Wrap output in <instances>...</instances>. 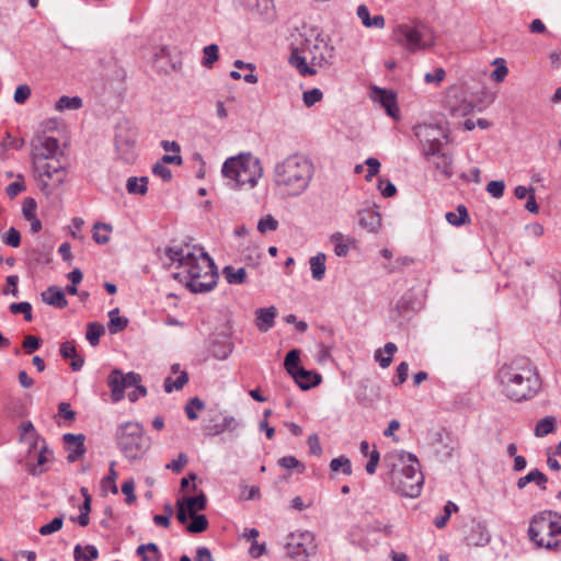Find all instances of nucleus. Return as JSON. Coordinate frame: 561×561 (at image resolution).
Listing matches in <instances>:
<instances>
[{
    "label": "nucleus",
    "mask_w": 561,
    "mask_h": 561,
    "mask_svg": "<svg viewBox=\"0 0 561 561\" xmlns=\"http://www.w3.org/2000/svg\"><path fill=\"white\" fill-rule=\"evenodd\" d=\"M322 98H323V93L318 88H313L311 90L305 91L302 94V101L307 107H311L317 102L321 101Z\"/></svg>",
    "instance_id": "de8ad7c7"
},
{
    "label": "nucleus",
    "mask_w": 561,
    "mask_h": 561,
    "mask_svg": "<svg viewBox=\"0 0 561 561\" xmlns=\"http://www.w3.org/2000/svg\"><path fill=\"white\" fill-rule=\"evenodd\" d=\"M137 136L136 128L128 121L124 119L116 125L114 146L119 160L126 163H133L136 160Z\"/></svg>",
    "instance_id": "1a4fd4ad"
},
{
    "label": "nucleus",
    "mask_w": 561,
    "mask_h": 561,
    "mask_svg": "<svg viewBox=\"0 0 561 561\" xmlns=\"http://www.w3.org/2000/svg\"><path fill=\"white\" fill-rule=\"evenodd\" d=\"M165 267L178 263L182 272L173 276L184 282L192 293L210 291L217 284L218 273L211 257L198 245H172L164 250Z\"/></svg>",
    "instance_id": "f257e3e1"
},
{
    "label": "nucleus",
    "mask_w": 561,
    "mask_h": 561,
    "mask_svg": "<svg viewBox=\"0 0 561 561\" xmlns=\"http://www.w3.org/2000/svg\"><path fill=\"white\" fill-rule=\"evenodd\" d=\"M529 540L546 550H558L561 547V514L554 511H542L529 520Z\"/></svg>",
    "instance_id": "20e7f679"
},
{
    "label": "nucleus",
    "mask_w": 561,
    "mask_h": 561,
    "mask_svg": "<svg viewBox=\"0 0 561 561\" xmlns=\"http://www.w3.org/2000/svg\"><path fill=\"white\" fill-rule=\"evenodd\" d=\"M204 408H205L204 401H202L197 397H194L188 400L184 410L187 415V419L191 421H194V420H197V417H198L197 412L204 410Z\"/></svg>",
    "instance_id": "a19ab883"
},
{
    "label": "nucleus",
    "mask_w": 561,
    "mask_h": 561,
    "mask_svg": "<svg viewBox=\"0 0 561 561\" xmlns=\"http://www.w3.org/2000/svg\"><path fill=\"white\" fill-rule=\"evenodd\" d=\"M126 190L133 195H145L148 191V178H129L126 183Z\"/></svg>",
    "instance_id": "2f4dec72"
},
{
    "label": "nucleus",
    "mask_w": 561,
    "mask_h": 561,
    "mask_svg": "<svg viewBox=\"0 0 561 561\" xmlns=\"http://www.w3.org/2000/svg\"><path fill=\"white\" fill-rule=\"evenodd\" d=\"M306 53H309L310 55L309 59L311 65H321L323 57L316 56L310 49L309 44L305 45L301 50L298 48L294 49L289 60L290 64L298 69L300 75L311 76L316 73V69L311 66H308V56L305 55Z\"/></svg>",
    "instance_id": "2eb2a0df"
},
{
    "label": "nucleus",
    "mask_w": 561,
    "mask_h": 561,
    "mask_svg": "<svg viewBox=\"0 0 561 561\" xmlns=\"http://www.w3.org/2000/svg\"><path fill=\"white\" fill-rule=\"evenodd\" d=\"M374 98L381 104L389 116L397 117L399 108L397 105L396 95L391 91L375 88Z\"/></svg>",
    "instance_id": "4be33fe9"
},
{
    "label": "nucleus",
    "mask_w": 561,
    "mask_h": 561,
    "mask_svg": "<svg viewBox=\"0 0 561 561\" xmlns=\"http://www.w3.org/2000/svg\"><path fill=\"white\" fill-rule=\"evenodd\" d=\"M116 440L121 451L129 460H138L150 447L144 427L137 422H125L117 427Z\"/></svg>",
    "instance_id": "0eeeda50"
},
{
    "label": "nucleus",
    "mask_w": 561,
    "mask_h": 561,
    "mask_svg": "<svg viewBox=\"0 0 561 561\" xmlns=\"http://www.w3.org/2000/svg\"><path fill=\"white\" fill-rule=\"evenodd\" d=\"M82 106V100L79 96L62 95L56 103L55 108L59 112L65 110H79Z\"/></svg>",
    "instance_id": "4c0bfd02"
},
{
    "label": "nucleus",
    "mask_w": 561,
    "mask_h": 561,
    "mask_svg": "<svg viewBox=\"0 0 561 561\" xmlns=\"http://www.w3.org/2000/svg\"><path fill=\"white\" fill-rule=\"evenodd\" d=\"M330 469L334 472L342 470L344 474H352V465L348 458L341 456L334 458L330 462Z\"/></svg>",
    "instance_id": "37998d69"
},
{
    "label": "nucleus",
    "mask_w": 561,
    "mask_h": 561,
    "mask_svg": "<svg viewBox=\"0 0 561 561\" xmlns=\"http://www.w3.org/2000/svg\"><path fill=\"white\" fill-rule=\"evenodd\" d=\"M499 378L505 394L515 401L533 398L540 388L537 369L527 357H517L503 365Z\"/></svg>",
    "instance_id": "7ed1b4c3"
},
{
    "label": "nucleus",
    "mask_w": 561,
    "mask_h": 561,
    "mask_svg": "<svg viewBox=\"0 0 561 561\" xmlns=\"http://www.w3.org/2000/svg\"><path fill=\"white\" fill-rule=\"evenodd\" d=\"M3 242L12 248H18L21 243V234L20 231L16 230L14 227H11L4 238Z\"/></svg>",
    "instance_id": "603ef678"
},
{
    "label": "nucleus",
    "mask_w": 561,
    "mask_h": 561,
    "mask_svg": "<svg viewBox=\"0 0 561 561\" xmlns=\"http://www.w3.org/2000/svg\"><path fill=\"white\" fill-rule=\"evenodd\" d=\"M435 168L444 175L445 179H449L453 175V158L451 156L442 152L439 150L436 156H430V159Z\"/></svg>",
    "instance_id": "393cba45"
},
{
    "label": "nucleus",
    "mask_w": 561,
    "mask_h": 561,
    "mask_svg": "<svg viewBox=\"0 0 561 561\" xmlns=\"http://www.w3.org/2000/svg\"><path fill=\"white\" fill-rule=\"evenodd\" d=\"M556 431V417L546 416L539 420L535 426L534 434L537 437H543L548 434H551Z\"/></svg>",
    "instance_id": "f704fd0d"
},
{
    "label": "nucleus",
    "mask_w": 561,
    "mask_h": 561,
    "mask_svg": "<svg viewBox=\"0 0 561 561\" xmlns=\"http://www.w3.org/2000/svg\"><path fill=\"white\" fill-rule=\"evenodd\" d=\"M58 414L69 422H72L76 419V412L71 410L68 402H60L58 404Z\"/></svg>",
    "instance_id": "774afa93"
},
{
    "label": "nucleus",
    "mask_w": 561,
    "mask_h": 561,
    "mask_svg": "<svg viewBox=\"0 0 561 561\" xmlns=\"http://www.w3.org/2000/svg\"><path fill=\"white\" fill-rule=\"evenodd\" d=\"M458 510V506L453 502H447V504L444 507V515L438 516L435 518L434 524L437 528L445 527L447 520L449 519L451 512H456Z\"/></svg>",
    "instance_id": "8fccbe9b"
},
{
    "label": "nucleus",
    "mask_w": 561,
    "mask_h": 561,
    "mask_svg": "<svg viewBox=\"0 0 561 561\" xmlns=\"http://www.w3.org/2000/svg\"><path fill=\"white\" fill-rule=\"evenodd\" d=\"M210 354L220 360L228 358L232 352V344L228 341H214L209 347Z\"/></svg>",
    "instance_id": "473e14b6"
},
{
    "label": "nucleus",
    "mask_w": 561,
    "mask_h": 561,
    "mask_svg": "<svg viewBox=\"0 0 561 561\" xmlns=\"http://www.w3.org/2000/svg\"><path fill=\"white\" fill-rule=\"evenodd\" d=\"M37 204L34 198L26 197L22 205V213L24 218L27 220L36 216Z\"/></svg>",
    "instance_id": "864d4df0"
},
{
    "label": "nucleus",
    "mask_w": 561,
    "mask_h": 561,
    "mask_svg": "<svg viewBox=\"0 0 561 561\" xmlns=\"http://www.w3.org/2000/svg\"><path fill=\"white\" fill-rule=\"evenodd\" d=\"M222 175L236 183L241 188L249 186L253 188L257 180L263 175V168L259 158L251 153H241L228 158L221 169Z\"/></svg>",
    "instance_id": "39448f33"
},
{
    "label": "nucleus",
    "mask_w": 561,
    "mask_h": 561,
    "mask_svg": "<svg viewBox=\"0 0 561 561\" xmlns=\"http://www.w3.org/2000/svg\"><path fill=\"white\" fill-rule=\"evenodd\" d=\"M152 172L165 182L170 181L172 178L171 170L161 162H158L153 165Z\"/></svg>",
    "instance_id": "338daca9"
},
{
    "label": "nucleus",
    "mask_w": 561,
    "mask_h": 561,
    "mask_svg": "<svg viewBox=\"0 0 561 561\" xmlns=\"http://www.w3.org/2000/svg\"><path fill=\"white\" fill-rule=\"evenodd\" d=\"M100 229H103L105 231H110L111 230V226L108 224H103V222H96L93 226V233H92L93 240L96 243H99V244H105V243L108 242L110 237H108L107 233H100Z\"/></svg>",
    "instance_id": "49530a36"
},
{
    "label": "nucleus",
    "mask_w": 561,
    "mask_h": 561,
    "mask_svg": "<svg viewBox=\"0 0 561 561\" xmlns=\"http://www.w3.org/2000/svg\"><path fill=\"white\" fill-rule=\"evenodd\" d=\"M41 297L45 304L56 308L62 309L68 306L64 291L57 286H49L41 294Z\"/></svg>",
    "instance_id": "b1692460"
},
{
    "label": "nucleus",
    "mask_w": 561,
    "mask_h": 561,
    "mask_svg": "<svg viewBox=\"0 0 561 561\" xmlns=\"http://www.w3.org/2000/svg\"><path fill=\"white\" fill-rule=\"evenodd\" d=\"M184 502V506L188 512V515L196 514L198 511H204L207 506V497L204 492H201L196 496L184 497L180 500Z\"/></svg>",
    "instance_id": "cd10ccee"
},
{
    "label": "nucleus",
    "mask_w": 561,
    "mask_h": 561,
    "mask_svg": "<svg viewBox=\"0 0 561 561\" xmlns=\"http://www.w3.org/2000/svg\"><path fill=\"white\" fill-rule=\"evenodd\" d=\"M358 224L368 232H377L381 227V216L375 208H366L358 211Z\"/></svg>",
    "instance_id": "6ab92c4d"
},
{
    "label": "nucleus",
    "mask_w": 561,
    "mask_h": 561,
    "mask_svg": "<svg viewBox=\"0 0 561 561\" xmlns=\"http://www.w3.org/2000/svg\"><path fill=\"white\" fill-rule=\"evenodd\" d=\"M301 390H309L321 382V376L318 373L306 370L300 367L290 375Z\"/></svg>",
    "instance_id": "aec40b11"
},
{
    "label": "nucleus",
    "mask_w": 561,
    "mask_h": 561,
    "mask_svg": "<svg viewBox=\"0 0 561 561\" xmlns=\"http://www.w3.org/2000/svg\"><path fill=\"white\" fill-rule=\"evenodd\" d=\"M62 524H64V518L61 516L59 517H55L51 522H49L48 524L46 525H43L41 528H39V534L42 536H47V535H50L53 533H56L58 531L59 529H61L62 527Z\"/></svg>",
    "instance_id": "3c124183"
},
{
    "label": "nucleus",
    "mask_w": 561,
    "mask_h": 561,
    "mask_svg": "<svg viewBox=\"0 0 561 561\" xmlns=\"http://www.w3.org/2000/svg\"><path fill=\"white\" fill-rule=\"evenodd\" d=\"M62 440L66 444V449L68 451L67 460L69 462H75L84 455L85 436L83 434L67 433L62 436Z\"/></svg>",
    "instance_id": "f3484780"
},
{
    "label": "nucleus",
    "mask_w": 561,
    "mask_h": 561,
    "mask_svg": "<svg viewBox=\"0 0 561 561\" xmlns=\"http://www.w3.org/2000/svg\"><path fill=\"white\" fill-rule=\"evenodd\" d=\"M397 345L392 342H388L385 344L383 352L388 354V356H382V350H377L375 352V359L379 363L380 367L387 368L392 363V355L397 352Z\"/></svg>",
    "instance_id": "72a5a7b5"
},
{
    "label": "nucleus",
    "mask_w": 561,
    "mask_h": 561,
    "mask_svg": "<svg viewBox=\"0 0 561 561\" xmlns=\"http://www.w3.org/2000/svg\"><path fill=\"white\" fill-rule=\"evenodd\" d=\"M392 39L411 54L425 50L434 45L430 28L422 24H399L393 28Z\"/></svg>",
    "instance_id": "6e6552de"
},
{
    "label": "nucleus",
    "mask_w": 561,
    "mask_h": 561,
    "mask_svg": "<svg viewBox=\"0 0 561 561\" xmlns=\"http://www.w3.org/2000/svg\"><path fill=\"white\" fill-rule=\"evenodd\" d=\"M278 465L285 469L299 468L300 472L305 470L304 465L294 456H285L278 459Z\"/></svg>",
    "instance_id": "5fc2aeb1"
},
{
    "label": "nucleus",
    "mask_w": 561,
    "mask_h": 561,
    "mask_svg": "<svg viewBox=\"0 0 561 561\" xmlns=\"http://www.w3.org/2000/svg\"><path fill=\"white\" fill-rule=\"evenodd\" d=\"M105 332V328L103 324L99 322H90L87 325V334L85 337L92 346H96L100 343V337Z\"/></svg>",
    "instance_id": "c9c22d12"
},
{
    "label": "nucleus",
    "mask_w": 561,
    "mask_h": 561,
    "mask_svg": "<svg viewBox=\"0 0 561 561\" xmlns=\"http://www.w3.org/2000/svg\"><path fill=\"white\" fill-rule=\"evenodd\" d=\"M31 154L33 164L58 158L62 154L57 138L39 133L31 140Z\"/></svg>",
    "instance_id": "ddd939ff"
},
{
    "label": "nucleus",
    "mask_w": 561,
    "mask_h": 561,
    "mask_svg": "<svg viewBox=\"0 0 561 561\" xmlns=\"http://www.w3.org/2000/svg\"><path fill=\"white\" fill-rule=\"evenodd\" d=\"M365 164L368 167V173L365 179L367 181H371V179L380 171V162L376 158H368L366 159Z\"/></svg>",
    "instance_id": "052dcab7"
},
{
    "label": "nucleus",
    "mask_w": 561,
    "mask_h": 561,
    "mask_svg": "<svg viewBox=\"0 0 561 561\" xmlns=\"http://www.w3.org/2000/svg\"><path fill=\"white\" fill-rule=\"evenodd\" d=\"M528 483H535L541 491H546L548 477L542 471L535 468L530 470L526 476L520 477L517 480L516 485L519 490H523Z\"/></svg>",
    "instance_id": "5701e85b"
},
{
    "label": "nucleus",
    "mask_w": 561,
    "mask_h": 561,
    "mask_svg": "<svg viewBox=\"0 0 561 561\" xmlns=\"http://www.w3.org/2000/svg\"><path fill=\"white\" fill-rule=\"evenodd\" d=\"M240 5L245 10L259 15L264 20L273 19V1L272 0H238Z\"/></svg>",
    "instance_id": "a211bd4d"
},
{
    "label": "nucleus",
    "mask_w": 561,
    "mask_h": 561,
    "mask_svg": "<svg viewBox=\"0 0 561 561\" xmlns=\"http://www.w3.org/2000/svg\"><path fill=\"white\" fill-rule=\"evenodd\" d=\"M445 217L450 225L456 227L465 225L469 221L468 210L465 205H459L457 207V213L449 211Z\"/></svg>",
    "instance_id": "e433bc0d"
},
{
    "label": "nucleus",
    "mask_w": 561,
    "mask_h": 561,
    "mask_svg": "<svg viewBox=\"0 0 561 561\" xmlns=\"http://www.w3.org/2000/svg\"><path fill=\"white\" fill-rule=\"evenodd\" d=\"M447 104L455 115L466 116L474 111V105L467 100L466 93L460 89H451L447 95Z\"/></svg>",
    "instance_id": "dca6fc26"
},
{
    "label": "nucleus",
    "mask_w": 561,
    "mask_h": 561,
    "mask_svg": "<svg viewBox=\"0 0 561 561\" xmlns=\"http://www.w3.org/2000/svg\"><path fill=\"white\" fill-rule=\"evenodd\" d=\"M135 483L133 480H127L122 485V492L126 495V503L133 504L136 501V495L134 493Z\"/></svg>",
    "instance_id": "e2e57ef3"
},
{
    "label": "nucleus",
    "mask_w": 561,
    "mask_h": 561,
    "mask_svg": "<svg viewBox=\"0 0 561 561\" xmlns=\"http://www.w3.org/2000/svg\"><path fill=\"white\" fill-rule=\"evenodd\" d=\"M314 174V165L304 154H289L275 163L273 182L277 190L288 197L300 196L309 187Z\"/></svg>",
    "instance_id": "f03ea898"
},
{
    "label": "nucleus",
    "mask_w": 561,
    "mask_h": 561,
    "mask_svg": "<svg viewBox=\"0 0 561 561\" xmlns=\"http://www.w3.org/2000/svg\"><path fill=\"white\" fill-rule=\"evenodd\" d=\"M285 550L288 558L294 561H308L316 553L317 545L311 531L291 533L288 535Z\"/></svg>",
    "instance_id": "f8f14e48"
},
{
    "label": "nucleus",
    "mask_w": 561,
    "mask_h": 561,
    "mask_svg": "<svg viewBox=\"0 0 561 561\" xmlns=\"http://www.w3.org/2000/svg\"><path fill=\"white\" fill-rule=\"evenodd\" d=\"M277 227V220L271 215L261 218L257 222V230L261 233H265L266 231H275Z\"/></svg>",
    "instance_id": "09e8293b"
},
{
    "label": "nucleus",
    "mask_w": 561,
    "mask_h": 561,
    "mask_svg": "<svg viewBox=\"0 0 561 561\" xmlns=\"http://www.w3.org/2000/svg\"><path fill=\"white\" fill-rule=\"evenodd\" d=\"M9 309L13 314L22 313L25 321L32 320V306L27 301L13 302L9 306Z\"/></svg>",
    "instance_id": "a18cd8bd"
},
{
    "label": "nucleus",
    "mask_w": 561,
    "mask_h": 561,
    "mask_svg": "<svg viewBox=\"0 0 561 561\" xmlns=\"http://www.w3.org/2000/svg\"><path fill=\"white\" fill-rule=\"evenodd\" d=\"M367 456L369 457V460L365 467L366 472L369 474H374L376 472L380 459L379 451L376 448H374Z\"/></svg>",
    "instance_id": "bf43d9fd"
},
{
    "label": "nucleus",
    "mask_w": 561,
    "mask_h": 561,
    "mask_svg": "<svg viewBox=\"0 0 561 561\" xmlns=\"http://www.w3.org/2000/svg\"><path fill=\"white\" fill-rule=\"evenodd\" d=\"M41 346V340L35 335H27L23 341V347L27 354H32Z\"/></svg>",
    "instance_id": "680f3d73"
},
{
    "label": "nucleus",
    "mask_w": 561,
    "mask_h": 561,
    "mask_svg": "<svg viewBox=\"0 0 561 561\" xmlns=\"http://www.w3.org/2000/svg\"><path fill=\"white\" fill-rule=\"evenodd\" d=\"M59 352L65 359L77 357V350L72 342L67 341L61 343Z\"/></svg>",
    "instance_id": "69168bd1"
},
{
    "label": "nucleus",
    "mask_w": 561,
    "mask_h": 561,
    "mask_svg": "<svg viewBox=\"0 0 561 561\" xmlns=\"http://www.w3.org/2000/svg\"><path fill=\"white\" fill-rule=\"evenodd\" d=\"M192 522L187 525L186 529L190 533L198 534L203 533L208 527V520L205 515L199 514H193L190 515Z\"/></svg>",
    "instance_id": "58836bf2"
},
{
    "label": "nucleus",
    "mask_w": 561,
    "mask_h": 561,
    "mask_svg": "<svg viewBox=\"0 0 561 561\" xmlns=\"http://www.w3.org/2000/svg\"><path fill=\"white\" fill-rule=\"evenodd\" d=\"M446 76V72L443 68H436L433 73L427 72L424 77V81L426 83H435L439 84Z\"/></svg>",
    "instance_id": "0e129e2a"
},
{
    "label": "nucleus",
    "mask_w": 561,
    "mask_h": 561,
    "mask_svg": "<svg viewBox=\"0 0 561 561\" xmlns=\"http://www.w3.org/2000/svg\"><path fill=\"white\" fill-rule=\"evenodd\" d=\"M188 381V375L185 371H182L181 375L175 379L172 380L171 377H168L164 379V390L165 392L170 393L173 390H181Z\"/></svg>",
    "instance_id": "ea45409f"
},
{
    "label": "nucleus",
    "mask_w": 561,
    "mask_h": 561,
    "mask_svg": "<svg viewBox=\"0 0 561 561\" xmlns=\"http://www.w3.org/2000/svg\"><path fill=\"white\" fill-rule=\"evenodd\" d=\"M504 188V181H491L486 184V192L495 198H500L503 196Z\"/></svg>",
    "instance_id": "6e6d98bb"
},
{
    "label": "nucleus",
    "mask_w": 561,
    "mask_h": 561,
    "mask_svg": "<svg viewBox=\"0 0 561 561\" xmlns=\"http://www.w3.org/2000/svg\"><path fill=\"white\" fill-rule=\"evenodd\" d=\"M413 130L423 145V153L427 159L439 152L443 140L448 137L447 128L438 124H419Z\"/></svg>",
    "instance_id": "9b49d317"
},
{
    "label": "nucleus",
    "mask_w": 561,
    "mask_h": 561,
    "mask_svg": "<svg viewBox=\"0 0 561 561\" xmlns=\"http://www.w3.org/2000/svg\"><path fill=\"white\" fill-rule=\"evenodd\" d=\"M330 241L334 244V253L340 257H344L350 252L351 244L355 243L354 238L335 232L330 237Z\"/></svg>",
    "instance_id": "a878e982"
},
{
    "label": "nucleus",
    "mask_w": 561,
    "mask_h": 561,
    "mask_svg": "<svg viewBox=\"0 0 561 561\" xmlns=\"http://www.w3.org/2000/svg\"><path fill=\"white\" fill-rule=\"evenodd\" d=\"M31 95V89L27 84H20L14 92V101L18 104H23Z\"/></svg>",
    "instance_id": "13d9d810"
},
{
    "label": "nucleus",
    "mask_w": 561,
    "mask_h": 561,
    "mask_svg": "<svg viewBox=\"0 0 561 561\" xmlns=\"http://www.w3.org/2000/svg\"><path fill=\"white\" fill-rule=\"evenodd\" d=\"M357 16L360 19L363 25L365 27H376L383 28L385 27V18L381 14H377L375 16H370L369 10L367 5L360 4L357 8Z\"/></svg>",
    "instance_id": "bb28decb"
},
{
    "label": "nucleus",
    "mask_w": 561,
    "mask_h": 561,
    "mask_svg": "<svg viewBox=\"0 0 561 561\" xmlns=\"http://www.w3.org/2000/svg\"><path fill=\"white\" fill-rule=\"evenodd\" d=\"M99 558V551L95 546L87 545L82 547L77 545L73 550V559L76 561H94Z\"/></svg>",
    "instance_id": "c85d7f7f"
},
{
    "label": "nucleus",
    "mask_w": 561,
    "mask_h": 561,
    "mask_svg": "<svg viewBox=\"0 0 561 561\" xmlns=\"http://www.w3.org/2000/svg\"><path fill=\"white\" fill-rule=\"evenodd\" d=\"M34 169L38 173L41 191L46 195L61 186L67 178V170L58 158L35 163Z\"/></svg>",
    "instance_id": "9d476101"
},
{
    "label": "nucleus",
    "mask_w": 561,
    "mask_h": 561,
    "mask_svg": "<svg viewBox=\"0 0 561 561\" xmlns=\"http://www.w3.org/2000/svg\"><path fill=\"white\" fill-rule=\"evenodd\" d=\"M299 355H300V351L296 350V348L291 350L287 353V355L285 357L284 366L289 375H291L294 371H296L298 368H300L298 366L299 359H300Z\"/></svg>",
    "instance_id": "c03bdc74"
},
{
    "label": "nucleus",
    "mask_w": 561,
    "mask_h": 561,
    "mask_svg": "<svg viewBox=\"0 0 561 561\" xmlns=\"http://www.w3.org/2000/svg\"><path fill=\"white\" fill-rule=\"evenodd\" d=\"M222 275L229 284H243L247 279V271L244 267L236 268L232 265H227L222 268Z\"/></svg>",
    "instance_id": "c756f323"
},
{
    "label": "nucleus",
    "mask_w": 561,
    "mask_h": 561,
    "mask_svg": "<svg viewBox=\"0 0 561 561\" xmlns=\"http://www.w3.org/2000/svg\"><path fill=\"white\" fill-rule=\"evenodd\" d=\"M140 381L141 376L137 373L130 371L124 375L119 369H114L107 378L112 401L118 402L123 400L125 389L136 387Z\"/></svg>",
    "instance_id": "4468645a"
},
{
    "label": "nucleus",
    "mask_w": 561,
    "mask_h": 561,
    "mask_svg": "<svg viewBox=\"0 0 561 561\" xmlns=\"http://www.w3.org/2000/svg\"><path fill=\"white\" fill-rule=\"evenodd\" d=\"M405 457H408V460L411 461V463L404 465L399 470L391 471V484L394 491L402 496L416 497L421 493L424 477L420 470V465L415 455L402 451L400 454V460L404 461Z\"/></svg>",
    "instance_id": "423d86ee"
},
{
    "label": "nucleus",
    "mask_w": 561,
    "mask_h": 561,
    "mask_svg": "<svg viewBox=\"0 0 561 561\" xmlns=\"http://www.w3.org/2000/svg\"><path fill=\"white\" fill-rule=\"evenodd\" d=\"M128 325V319L125 317L114 318L108 322V331L111 334H116L123 331Z\"/></svg>",
    "instance_id": "4d7b16f0"
},
{
    "label": "nucleus",
    "mask_w": 561,
    "mask_h": 561,
    "mask_svg": "<svg viewBox=\"0 0 561 561\" xmlns=\"http://www.w3.org/2000/svg\"><path fill=\"white\" fill-rule=\"evenodd\" d=\"M218 51H219V48L216 44H210V45H207L204 47L203 49V53H204V58H203V66L206 67V68H211L213 65L215 64V61L218 60Z\"/></svg>",
    "instance_id": "79ce46f5"
},
{
    "label": "nucleus",
    "mask_w": 561,
    "mask_h": 561,
    "mask_svg": "<svg viewBox=\"0 0 561 561\" xmlns=\"http://www.w3.org/2000/svg\"><path fill=\"white\" fill-rule=\"evenodd\" d=\"M277 309L274 306L255 310V325L261 332H267L275 324Z\"/></svg>",
    "instance_id": "412c9836"
},
{
    "label": "nucleus",
    "mask_w": 561,
    "mask_h": 561,
    "mask_svg": "<svg viewBox=\"0 0 561 561\" xmlns=\"http://www.w3.org/2000/svg\"><path fill=\"white\" fill-rule=\"evenodd\" d=\"M325 254L319 252L317 255L311 256L309 260L312 277L316 280H321L325 274Z\"/></svg>",
    "instance_id": "7c9ffc66"
}]
</instances>
